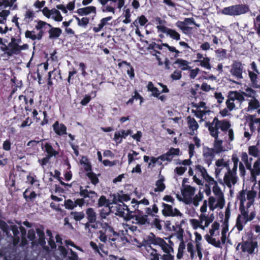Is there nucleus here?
<instances>
[{"instance_id": "nucleus-57", "label": "nucleus", "mask_w": 260, "mask_h": 260, "mask_svg": "<svg viewBox=\"0 0 260 260\" xmlns=\"http://www.w3.org/2000/svg\"><path fill=\"white\" fill-rule=\"evenodd\" d=\"M158 209L155 204H154L152 208L148 207L146 208V213L148 215H153V214H156L158 212Z\"/></svg>"}, {"instance_id": "nucleus-64", "label": "nucleus", "mask_w": 260, "mask_h": 260, "mask_svg": "<svg viewBox=\"0 0 260 260\" xmlns=\"http://www.w3.org/2000/svg\"><path fill=\"white\" fill-rule=\"evenodd\" d=\"M186 170V167L180 166L176 167L174 170V172L178 175H182Z\"/></svg>"}, {"instance_id": "nucleus-5", "label": "nucleus", "mask_w": 260, "mask_h": 260, "mask_svg": "<svg viewBox=\"0 0 260 260\" xmlns=\"http://www.w3.org/2000/svg\"><path fill=\"white\" fill-rule=\"evenodd\" d=\"M232 161L233 166L232 169H229L225 174L223 181L224 184L229 188H231L237 182V170L239 163V158L236 154H233L232 157Z\"/></svg>"}, {"instance_id": "nucleus-54", "label": "nucleus", "mask_w": 260, "mask_h": 260, "mask_svg": "<svg viewBox=\"0 0 260 260\" xmlns=\"http://www.w3.org/2000/svg\"><path fill=\"white\" fill-rule=\"evenodd\" d=\"M71 215L76 221H80L85 216L83 212H72Z\"/></svg>"}, {"instance_id": "nucleus-52", "label": "nucleus", "mask_w": 260, "mask_h": 260, "mask_svg": "<svg viewBox=\"0 0 260 260\" xmlns=\"http://www.w3.org/2000/svg\"><path fill=\"white\" fill-rule=\"evenodd\" d=\"M200 62V65L207 69L210 70L211 68V66L210 64V59L208 57L203 58V59L198 60Z\"/></svg>"}, {"instance_id": "nucleus-27", "label": "nucleus", "mask_w": 260, "mask_h": 260, "mask_svg": "<svg viewBox=\"0 0 260 260\" xmlns=\"http://www.w3.org/2000/svg\"><path fill=\"white\" fill-rule=\"evenodd\" d=\"M144 248L147 252L148 255L150 256V260H159L160 253L157 250L150 245H145Z\"/></svg>"}, {"instance_id": "nucleus-28", "label": "nucleus", "mask_w": 260, "mask_h": 260, "mask_svg": "<svg viewBox=\"0 0 260 260\" xmlns=\"http://www.w3.org/2000/svg\"><path fill=\"white\" fill-rule=\"evenodd\" d=\"M210 184L214 185L213 188H212V191L215 196L214 197H216L218 198V202L219 203H221L222 202H223V199H224V194L223 192H222L220 188L218 185L217 183L215 181V182L214 183H209Z\"/></svg>"}, {"instance_id": "nucleus-29", "label": "nucleus", "mask_w": 260, "mask_h": 260, "mask_svg": "<svg viewBox=\"0 0 260 260\" xmlns=\"http://www.w3.org/2000/svg\"><path fill=\"white\" fill-rule=\"evenodd\" d=\"M112 17L111 16H108L107 17H105L102 18L101 20L100 23L97 25V26H94L93 28V30L95 32H98L101 31L102 28L108 25L109 24V21H110L112 19Z\"/></svg>"}, {"instance_id": "nucleus-7", "label": "nucleus", "mask_w": 260, "mask_h": 260, "mask_svg": "<svg viewBox=\"0 0 260 260\" xmlns=\"http://www.w3.org/2000/svg\"><path fill=\"white\" fill-rule=\"evenodd\" d=\"M241 214L238 215L236 219V228L240 232L242 231L248 221L252 220L255 216L254 211L249 213L248 210L240 209Z\"/></svg>"}, {"instance_id": "nucleus-1", "label": "nucleus", "mask_w": 260, "mask_h": 260, "mask_svg": "<svg viewBox=\"0 0 260 260\" xmlns=\"http://www.w3.org/2000/svg\"><path fill=\"white\" fill-rule=\"evenodd\" d=\"M196 187L189 185H183L181 189V195L177 194V199L187 205H191L195 207L199 206L200 202L204 198V195L200 191L196 194Z\"/></svg>"}, {"instance_id": "nucleus-32", "label": "nucleus", "mask_w": 260, "mask_h": 260, "mask_svg": "<svg viewBox=\"0 0 260 260\" xmlns=\"http://www.w3.org/2000/svg\"><path fill=\"white\" fill-rule=\"evenodd\" d=\"M59 250L61 253V254L63 256H66L68 254V258L69 260H78V256L77 254L72 250H70V253H68L66 249L63 247H59Z\"/></svg>"}, {"instance_id": "nucleus-3", "label": "nucleus", "mask_w": 260, "mask_h": 260, "mask_svg": "<svg viewBox=\"0 0 260 260\" xmlns=\"http://www.w3.org/2000/svg\"><path fill=\"white\" fill-rule=\"evenodd\" d=\"M255 184L250 190H242L239 191L238 199L240 201V209L248 210V209L253 204L257 194Z\"/></svg>"}, {"instance_id": "nucleus-11", "label": "nucleus", "mask_w": 260, "mask_h": 260, "mask_svg": "<svg viewBox=\"0 0 260 260\" xmlns=\"http://www.w3.org/2000/svg\"><path fill=\"white\" fill-rule=\"evenodd\" d=\"M248 11V8L243 5L232 6L224 8L222 14L228 15H239L245 13Z\"/></svg>"}, {"instance_id": "nucleus-53", "label": "nucleus", "mask_w": 260, "mask_h": 260, "mask_svg": "<svg viewBox=\"0 0 260 260\" xmlns=\"http://www.w3.org/2000/svg\"><path fill=\"white\" fill-rule=\"evenodd\" d=\"M248 153L249 155L254 157H257L259 155V151L258 148L255 146H251L248 147Z\"/></svg>"}, {"instance_id": "nucleus-56", "label": "nucleus", "mask_w": 260, "mask_h": 260, "mask_svg": "<svg viewBox=\"0 0 260 260\" xmlns=\"http://www.w3.org/2000/svg\"><path fill=\"white\" fill-rule=\"evenodd\" d=\"M242 160L245 163L248 169H251V165L248 162V156L246 152H242L241 155Z\"/></svg>"}, {"instance_id": "nucleus-21", "label": "nucleus", "mask_w": 260, "mask_h": 260, "mask_svg": "<svg viewBox=\"0 0 260 260\" xmlns=\"http://www.w3.org/2000/svg\"><path fill=\"white\" fill-rule=\"evenodd\" d=\"M180 150L178 148H171L166 153L158 157L162 161H171L176 156L179 155Z\"/></svg>"}, {"instance_id": "nucleus-59", "label": "nucleus", "mask_w": 260, "mask_h": 260, "mask_svg": "<svg viewBox=\"0 0 260 260\" xmlns=\"http://www.w3.org/2000/svg\"><path fill=\"white\" fill-rule=\"evenodd\" d=\"M187 250L190 254V257L193 259L195 256V251L194 250V246L192 243L189 242L187 243Z\"/></svg>"}, {"instance_id": "nucleus-17", "label": "nucleus", "mask_w": 260, "mask_h": 260, "mask_svg": "<svg viewBox=\"0 0 260 260\" xmlns=\"http://www.w3.org/2000/svg\"><path fill=\"white\" fill-rule=\"evenodd\" d=\"M243 66L240 62H234L231 66L230 73L237 79H241L243 78Z\"/></svg>"}, {"instance_id": "nucleus-61", "label": "nucleus", "mask_w": 260, "mask_h": 260, "mask_svg": "<svg viewBox=\"0 0 260 260\" xmlns=\"http://www.w3.org/2000/svg\"><path fill=\"white\" fill-rule=\"evenodd\" d=\"M102 11L104 13L109 12L112 13L113 14H115V9L113 7L111 6L106 5L102 7Z\"/></svg>"}, {"instance_id": "nucleus-20", "label": "nucleus", "mask_w": 260, "mask_h": 260, "mask_svg": "<svg viewBox=\"0 0 260 260\" xmlns=\"http://www.w3.org/2000/svg\"><path fill=\"white\" fill-rule=\"evenodd\" d=\"M56 8L60 10L66 15H69V12L71 13L75 9V1H73L69 2L66 5L59 4L56 6Z\"/></svg>"}, {"instance_id": "nucleus-19", "label": "nucleus", "mask_w": 260, "mask_h": 260, "mask_svg": "<svg viewBox=\"0 0 260 260\" xmlns=\"http://www.w3.org/2000/svg\"><path fill=\"white\" fill-rule=\"evenodd\" d=\"M218 198L214 197H210L208 199V204L209 209L211 211H214L216 208L222 209L225 205V200L223 199V202L221 203L218 202Z\"/></svg>"}, {"instance_id": "nucleus-42", "label": "nucleus", "mask_w": 260, "mask_h": 260, "mask_svg": "<svg viewBox=\"0 0 260 260\" xmlns=\"http://www.w3.org/2000/svg\"><path fill=\"white\" fill-rule=\"evenodd\" d=\"M51 27V25L44 21H39L37 24L36 25L35 28L39 30V32H42V35L44 31L48 28Z\"/></svg>"}, {"instance_id": "nucleus-10", "label": "nucleus", "mask_w": 260, "mask_h": 260, "mask_svg": "<svg viewBox=\"0 0 260 260\" xmlns=\"http://www.w3.org/2000/svg\"><path fill=\"white\" fill-rule=\"evenodd\" d=\"M113 211L116 215L123 217L126 220H130V215L133 212V210L131 211L128 207L123 203H115Z\"/></svg>"}, {"instance_id": "nucleus-43", "label": "nucleus", "mask_w": 260, "mask_h": 260, "mask_svg": "<svg viewBox=\"0 0 260 260\" xmlns=\"http://www.w3.org/2000/svg\"><path fill=\"white\" fill-rule=\"evenodd\" d=\"M164 178L161 177L156 182L155 184V188L154 190L155 192L162 191L165 188V185L164 183Z\"/></svg>"}, {"instance_id": "nucleus-47", "label": "nucleus", "mask_w": 260, "mask_h": 260, "mask_svg": "<svg viewBox=\"0 0 260 260\" xmlns=\"http://www.w3.org/2000/svg\"><path fill=\"white\" fill-rule=\"evenodd\" d=\"M148 90L152 93V95L154 97L158 96L160 94L158 89L154 87L153 84L151 82H149L147 85Z\"/></svg>"}, {"instance_id": "nucleus-36", "label": "nucleus", "mask_w": 260, "mask_h": 260, "mask_svg": "<svg viewBox=\"0 0 260 260\" xmlns=\"http://www.w3.org/2000/svg\"><path fill=\"white\" fill-rule=\"evenodd\" d=\"M25 36L27 38L32 40H40L42 38V32H39L36 34L34 31L27 30L25 33Z\"/></svg>"}, {"instance_id": "nucleus-41", "label": "nucleus", "mask_w": 260, "mask_h": 260, "mask_svg": "<svg viewBox=\"0 0 260 260\" xmlns=\"http://www.w3.org/2000/svg\"><path fill=\"white\" fill-rule=\"evenodd\" d=\"M80 194L82 196L91 198L93 201H94L98 197L96 193L94 191H88L87 189L81 190Z\"/></svg>"}, {"instance_id": "nucleus-38", "label": "nucleus", "mask_w": 260, "mask_h": 260, "mask_svg": "<svg viewBox=\"0 0 260 260\" xmlns=\"http://www.w3.org/2000/svg\"><path fill=\"white\" fill-rule=\"evenodd\" d=\"M215 153V150L213 148L205 147L203 149V155L207 159H211L214 156Z\"/></svg>"}, {"instance_id": "nucleus-46", "label": "nucleus", "mask_w": 260, "mask_h": 260, "mask_svg": "<svg viewBox=\"0 0 260 260\" xmlns=\"http://www.w3.org/2000/svg\"><path fill=\"white\" fill-rule=\"evenodd\" d=\"M250 129L251 131L260 129V118H252L250 124Z\"/></svg>"}, {"instance_id": "nucleus-44", "label": "nucleus", "mask_w": 260, "mask_h": 260, "mask_svg": "<svg viewBox=\"0 0 260 260\" xmlns=\"http://www.w3.org/2000/svg\"><path fill=\"white\" fill-rule=\"evenodd\" d=\"M113 206H106L101 211L100 215L102 218L105 219L111 212H113Z\"/></svg>"}, {"instance_id": "nucleus-48", "label": "nucleus", "mask_w": 260, "mask_h": 260, "mask_svg": "<svg viewBox=\"0 0 260 260\" xmlns=\"http://www.w3.org/2000/svg\"><path fill=\"white\" fill-rule=\"evenodd\" d=\"M250 170L252 176L260 174V158L254 163L253 169Z\"/></svg>"}, {"instance_id": "nucleus-33", "label": "nucleus", "mask_w": 260, "mask_h": 260, "mask_svg": "<svg viewBox=\"0 0 260 260\" xmlns=\"http://www.w3.org/2000/svg\"><path fill=\"white\" fill-rule=\"evenodd\" d=\"M260 107V104L257 99L255 98H252L248 101V106L247 111H251L258 109Z\"/></svg>"}, {"instance_id": "nucleus-24", "label": "nucleus", "mask_w": 260, "mask_h": 260, "mask_svg": "<svg viewBox=\"0 0 260 260\" xmlns=\"http://www.w3.org/2000/svg\"><path fill=\"white\" fill-rule=\"evenodd\" d=\"M164 209L163 210L164 214L168 216H181L182 214L176 208H173V207L169 205L164 204Z\"/></svg>"}, {"instance_id": "nucleus-14", "label": "nucleus", "mask_w": 260, "mask_h": 260, "mask_svg": "<svg viewBox=\"0 0 260 260\" xmlns=\"http://www.w3.org/2000/svg\"><path fill=\"white\" fill-rule=\"evenodd\" d=\"M156 28L158 31L166 34L173 40L178 41L180 39V34L174 29L167 27L164 25H157Z\"/></svg>"}, {"instance_id": "nucleus-63", "label": "nucleus", "mask_w": 260, "mask_h": 260, "mask_svg": "<svg viewBox=\"0 0 260 260\" xmlns=\"http://www.w3.org/2000/svg\"><path fill=\"white\" fill-rule=\"evenodd\" d=\"M123 138H124L123 137L119 131L115 133L113 140L117 144L121 143Z\"/></svg>"}, {"instance_id": "nucleus-62", "label": "nucleus", "mask_w": 260, "mask_h": 260, "mask_svg": "<svg viewBox=\"0 0 260 260\" xmlns=\"http://www.w3.org/2000/svg\"><path fill=\"white\" fill-rule=\"evenodd\" d=\"M75 19L78 21V24L79 26H86L89 22V19L87 17H83L81 19L77 17H75Z\"/></svg>"}, {"instance_id": "nucleus-16", "label": "nucleus", "mask_w": 260, "mask_h": 260, "mask_svg": "<svg viewBox=\"0 0 260 260\" xmlns=\"http://www.w3.org/2000/svg\"><path fill=\"white\" fill-rule=\"evenodd\" d=\"M130 219L132 220L133 223L143 225L148 222V216L144 215L140 210H138V212L135 213L134 215H130Z\"/></svg>"}, {"instance_id": "nucleus-34", "label": "nucleus", "mask_w": 260, "mask_h": 260, "mask_svg": "<svg viewBox=\"0 0 260 260\" xmlns=\"http://www.w3.org/2000/svg\"><path fill=\"white\" fill-rule=\"evenodd\" d=\"M131 198L129 195L123 193H118L117 195H114V202L116 203L117 202L123 203V202H127L130 200Z\"/></svg>"}, {"instance_id": "nucleus-18", "label": "nucleus", "mask_w": 260, "mask_h": 260, "mask_svg": "<svg viewBox=\"0 0 260 260\" xmlns=\"http://www.w3.org/2000/svg\"><path fill=\"white\" fill-rule=\"evenodd\" d=\"M193 106L199 109L197 112L196 115L199 118H202L204 115L210 112L209 108L206 106V103L204 102L193 104Z\"/></svg>"}, {"instance_id": "nucleus-60", "label": "nucleus", "mask_w": 260, "mask_h": 260, "mask_svg": "<svg viewBox=\"0 0 260 260\" xmlns=\"http://www.w3.org/2000/svg\"><path fill=\"white\" fill-rule=\"evenodd\" d=\"M64 206L66 209L72 210L76 207V203L75 201L69 199L65 201Z\"/></svg>"}, {"instance_id": "nucleus-15", "label": "nucleus", "mask_w": 260, "mask_h": 260, "mask_svg": "<svg viewBox=\"0 0 260 260\" xmlns=\"http://www.w3.org/2000/svg\"><path fill=\"white\" fill-rule=\"evenodd\" d=\"M101 227L102 229L99 232L100 236L99 238L101 241L106 242L107 236H109L111 233L115 234V233L113 229L106 223H102Z\"/></svg>"}, {"instance_id": "nucleus-13", "label": "nucleus", "mask_w": 260, "mask_h": 260, "mask_svg": "<svg viewBox=\"0 0 260 260\" xmlns=\"http://www.w3.org/2000/svg\"><path fill=\"white\" fill-rule=\"evenodd\" d=\"M21 41L20 39H16L12 37L11 38V42L9 44L8 47L13 53H18L21 50H25L27 48V44L21 45Z\"/></svg>"}, {"instance_id": "nucleus-37", "label": "nucleus", "mask_w": 260, "mask_h": 260, "mask_svg": "<svg viewBox=\"0 0 260 260\" xmlns=\"http://www.w3.org/2000/svg\"><path fill=\"white\" fill-rule=\"evenodd\" d=\"M176 64H177L178 67L181 70L185 71L189 70V62L186 60L182 59H177L175 62Z\"/></svg>"}, {"instance_id": "nucleus-25", "label": "nucleus", "mask_w": 260, "mask_h": 260, "mask_svg": "<svg viewBox=\"0 0 260 260\" xmlns=\"http://www.w3.org/2000/svg\"><path fill=\"white\" fill-rule=\"evenodd\" d=\"M194 235L195 236L194 242L196 243V251L197 252L199 258L201 259L203 257L202 244L201 242L202 240V237L201 235L197 232H195Z\"/></svg>"}, {"instance_id": "nucleus-35", "label": "nucleus", "mask_w": 260, "mask_h": 260, "mask_svg": "<svg viewBox=\"0 0 260 260\" xmlns=\"http://www.w3.org/2000/svg\"><path fill=\"white\" fill-rule=\"evenodd\" d=\"M187 123L190 130L192 131V132H191L190 134L192 135L194 133V131H197L199 127V125L197 122L194 118L188 117Z\"/></svg>"}, {"instance_id": "nucleus-6", "label": "nucleus", "mask_w": 260, "mask_h": 260, "mask_svg": "<svg viewBox=\"0 0 260 260\" xmlns=\"http://www.w3.org/2000/svg\"><path fill=\"white\" fill-rule=\"evenodd\" d=\"M230 127L231 124L229 121H220L217 118H214L212 122L209 124L208 129L212 136H217L219 134V129L224 132L230 129Z\"/></svg>"}, {"instance_id": "nucleus-9", "label": "nucleus", "mask_w": 260, "mask_h": 260, "mask_svg": "<svg viewBox=\"0 0 260 260\" xmlns=\"http://www.w3.org/2000/svg\"><path fill=\"white\" fill-rule=\"evenodd\" d=\"M245 100L243 95L237 91H231L229 93L228 99L226 101L225 104L226 108L230 111H232L235 109L236 103L237 101L240 103H242Z\"/></svg>"}, {"instance_id": "nucleus-30", "label": "nucleus", "mask_w": 260, "mask_h": 260, "mask_svg": "<svg viewBox=\"0 0 260 260\" xmlns=\"http://www.w3.org/2000/svg\"><path fill=\"white\" fill-rule=\"evenodd\" d=\"M77 13L80 16L87 15L91 13H96V8L94 6H88L77 10Z\"/></svg>"}, {"instance_id": "nucleus-23", "label": "nucleus", "mask_w": 260, "mask_h": 260, "mask_svg": "<svg viewBox=\"0 0 260 260\" xmlns=\"http://www.w3.org/2000/svg\"><path fill=\"white\" fill-rule=\"evenodd\" d=\"M215 173L216 176H218L221 173L222 170L225 168L227 171L231 168L229 167L228 162L225 161L223 158L217 159L215 162Z\"/></svg>"}, {"instance_id": "nucleus-12", "label": "nucleus", "mask_w": 260, "mask_h": 260, "mask_svg": "<svg viewBox=\"0 0 260 260\" xmlns=\"http://www.w3.org/2000/svg\"><path fill=\"white\" fill-rule=\"evenodd\" d=\"M212 137L214 138L213 149L215 153L219 154L228 151L232 149L233 146L230 142L223 143V141L219 139L218 135Z\"/></svg>"}, {"instance_id": "nucleus-45", "label": "nucleus", "mask_w": 260, "mask_h": 260, "mask_svg": "<svg viewBox=\"0 0 260 260\" xmlns=\"http://www.w3.org/2000/svg\"><path fill=\"white\" fill-rule=\"evenodd\" d=\"M61 33V30L59 28L52 27L49 31V37L50 39L58 38Z\"/></svg>"}, {"instance_id": "nucleus-49", "label": "nucleus", "mask_w": 260, "mask_h": 260, "mask_svg": "<svg viewBox=\"0 0 260 260\" xmlns=\"http://www.w3.org/2000/svg\"><path fill=\"white\" fill-rule=\"evenodd\" d=\"M189 222L191 227L194 230H197L198 228H200L201 229L203 230V226L200 223L199 219H191L189 220Z\"/></svg>"}, {"instance_id": "nucleus-2", "label": "nucleus", "mask_w": 260, "mask_h": 260, "mask_svg": "<svg viewBox=\"0 0 260 260\" xmlns=\"http://www.w3.org/2000/svg\"><path fill=\"white\" fill-rule=\"evenodd\" d=\"M219 224L217 222H214L211 225L209 231V234L205 236V239L210 244L216 247L220 246L221 242L225 243L227 238V233L229 231L228 225L225 223L222 227L220 240L219 238Z\"/></svg>"}, {"instance_id": "nucleus-31", "label": "nucleus", "mask_w": 260, "mask_h": 260, "mask_svg": "<svg viewBox=\"0 0 260 260\" xmlns=\"http://www.w3.org/2000/svg\"><path fill=\"white\" fill-rule=\"evenodd\" d=\"M52 126L54 131L57 135H63L66 134L67 127L64 124L56 121Z\"/></svg>"}, {"instance_id": "nucleus-51", "label": "nucleus", "mask_w": 260, "mask_h": 260, "mask_svg": "<svg viewBox=\"0 0 260 260\" xmlns=\"http://www.w3.org/2000/svg\"><path fill=\"white\" fill-rule=\"evenodd\" d=\"M80 162L81 165H83L85 171H88L90 170L91 166L86 157L82 156Z\"/></svg>"}, {"instance_id": "nucleus-40", "label": "nucleus", "mask_w": 260, "mask_h": 260, "mask_svg": "<svg viewBox=\"0 0 260 260\" xmlns=\"http://www.w3.org/2000/svg\"><path fill=\"white\" fill-rule=\"evenodd\" d=\"M87 217L89 222L92 223L96 221V215L94 210L89 208L86 210Z\"/></svg>"}, {"instance_id": "nucleus-55", "label": "nucleus", "mask_w": 260, "mask_h": 260, "mask_svg": "<svg viewBox=\"0 0 260 260\" xmlns=\"http://www.w3.org/2000/svg\"><path fill=\"white\" fill-rule=\"evenodd\" d=\"M45 148L46 151L48 153L49 156H55L57 154V152L53 149L50 144L48 143L45 145Z\"/></svg>"}, {"instance_id": "nucleus-50", "label": "nucleus", "mask_w": 260, "mask_h": 260, "mask_svg": "<svg viewBox=\"0 0 260 260\" xmlns=\"http://www.w3.org/2000/svg\"><path fill=\"white\" fill-rule=\"evenodd\" d=\"M240 93L243 94L244 98V96H245L247 97L251 98V99L255 98L256 94V91L251 88H247L245 89V92Z\"/></svg>"}, {"instance_id": "nucleus-22", "label": "nucleus", "mask_w": 260, "mask_h": 260, "mask_svg": "<svg viewBox=\"0 0 260 260\" xmlns=\"http://www.w3.org/2000/svg\"><path fill=\"white\" fill-rule=\"evenodd\" d=\"M199 219L200 223L203 226V230H205V229L208 227L210 224L212 222L214 217L212 214L208 215L206 214H201L199 217Z\"/></svg>"}, {"instance_id": "nucleus-4", "label": "nucleus", "mask_w": 260, "mask_h": 260, "mask_svg": "<svg viewBox=\"0 0 260 260\" xmlns=\"http://www.w3.org/2000/svg\"><path fill=\"white\" fill-rule=\"evenodd\" d=\"M151 243L160 248L162 251L161 253H159L160 259H174V250L173 247L168 244L164 239L159 237H154L151 240Z\"/></svg>"}, {"instance_id": "nucleus-58", "label": "nucleus", "mask_w": 260, "mask_h": 260, "mask_svg": "<svg viewBox=\"0 0 260 260\" xmlns=\"http://www.w3.org/2000/svg\"><path fill=\"white\" fill-rule=\"evenodd\" d=\"M10 14V12L8 10H3L0 12V23H4L6 21L7 17Z\"/></svg>"}, {"instance_id": "nucleus-8", "label": "nucleus", "mask_w": 260, "mask_h": 260, "mask_svg": "<svg viewBox=\"0 0 260 260\" xmlns=\"http://www.w3.org/2000/svg\"><path fill=\"white\" fill-rule=\"evenodd\" d=\"M237 249H240L243 252L249 255L256 254L258 251V242L253 240L243 241L238 245Z\"/></svg>"}, {"instance_id": "nucleus-39", "label": "nucleus", "mask_w": 260, "mask_h": 260, "mask_svg": "<svg viewBox=\"0 0 260 260\" xmlns=\"http://www.w3.org/2000/svg\"><path fill=\"white\" fill-rule=\"evenodd\" d=\"M50 18L53 19L55 21L60 22L62 20L63 17L60 12L55 9H51V13Z\"/></svg>"}, {"instance_id": "nucleus-26", "label": "nucleus", "mask_w": 260, "mask_h": 260, "mask_svg": "<svg viewBox=\"0 0 260 260\" xmlns=\"http://www.w3.org/2000/svg\"><path fill=\"white\" fill-rule=\"evenodd\" d=\"M196 170L199 172L204 179L209 183H214L215 180L213 178L211 177L207 173L205 168L202 166L198 165L196 166Z\"/></svg>"}]
</instances>
